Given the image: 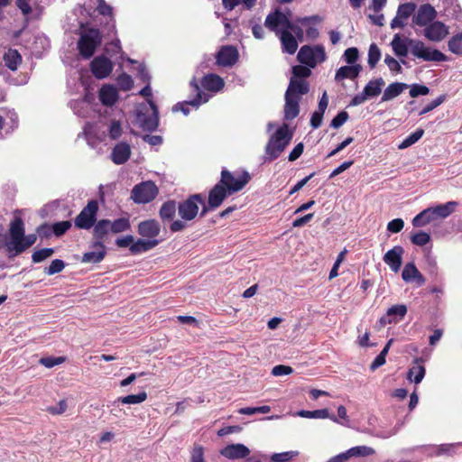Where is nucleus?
<instances>
[{
    "label": "nucleus",
    "mask_w": 462,
    "mask_h": 462,
    "mask_svg": "<svg viewBox=\"0 0 462 462\" xmlns=\"http://www.w3.org/2000/svg\"><path fill=\"white\" fill-rule=\"evenodd\" d=\"M250 180L251 176L245 171H230L223 169L219 181L208 192V206L201 209L200 217L218 208L226 197L242 190Z\"/></svg>",
    "instance_id": "obj_1"
},
{
    "label": "nucleus",
    "mask_w": 462,
    "mask_h": 462,
    "mask_svg": "<svg viewBox=\"0 0 462 462\" xmlns=\"http://www.w3.org/2000/svg\"><path fill=\"white\" fill-rule=\"evenodd\" d=\"M199 205H202V208L204 206H207L204 197L200 193L190 195L186 199L179 202L178 213L180 219L171 223L170 230L172 233H176L186 229L188 226L186 222L193 220L199 214Z\"/></svg>",
    "instance_id": "obj_2"
},
{
    "label": "nucleus",
    "mask_w": 462,
    "mask_h": 462,
    "mask_svg": "<svg viewBox=\"0 0 462 462\" xmlns=\"http://www.w3.org/2000/svg\"><path fill=\"white\" fill-rule=\"evenodd\" d=\"M292 139L287 125L279 127L269 138L265 145L264 162H273L280 157Z\"/></svg>",
    "instance_id": "obj_3"
},
{
    "label": "nucleus",
    "mask_w": 462,
    "mask_h": 462,
    "mask_svg": "<svg viewBox=\"0 0 462 462\" xmlns=\"http://www.w3.org/2000/svg\"><path fill=\"white\" fill-rule=\"evenodd\" d=\"M131 223L128 217H123L115 220L107 218L99 219L92 231V238L109 240L110 234H119L130 230Z\"/></svg>",
    "instance_id": "obj_4"
},
{
    "label": "nucleus",
    "mask_w": 462,
    "mask_h": 462,
    "mask_svg": "<svg viewBox=\"0 0 462 462\" xmlns=\"http://www.w3.org/2000/svg\"><path fill=\"white\" fill-rule=\"evenodd\" d=\"M102 34L97 28L89 27L85 29L77 42L79 54L84 60H89L102 43Z\"/></svg>",
    "instance_id": "obj_5"
},
{
    "label": "nucleus",
    "mask_w": 462,
    "mask_h": 462,
    "mask_svg": "<svg viewBox=\"0 0 462 462\" xmlns=\"http://www.w3.org/2000/svg\"><path fill=\"white\" fill-rule=\"evenodd\" d=\"M410 52L412 56L424 61H446L448 57L437 49L427 46L420 40H409Z\"/></svg>",
    "instance_id": "obj_6"
},
{
    "label": "nucleus",
    "mask_w": 462,
    "mask_h": 462,
    "mask_svg": "<svg viewBox=\"0 0 462 462\" xmlns=\"http://www.w3.org/2000/svg\"><path fill=\"white\" fill-rule=\"evenodd\" d=\"M99 207L96 199H91L82 208L79 214L74 219V225L79 229L89 230L93 228L97 223V212Z\"/></svg>",
    "instance_id": "obj_7"
},
{
    "label": "nucleus",
    "mask_w": 462,
    "mask_h": 462,
    "mask_svg": "<svg viewBox=\"0 0 462 462\" xmlns=\"http://www.w3.org/2000/svg\"><path fill=\"white\" fill-rule=\"evenodd\" d=\"M298 60L310 68H315L318 63L327 59L325 48L322 45L302 46L297 55Z\"/></svg>",
    "instance_id": "obj_8"
},
{
    "label": "nucleus",
    "mask_w": 462,
    "mask_h": 462,
    "mask_svg": "<svg viewBox=\"0 0 462 462\" xmlns=\"http://www.w3.org/2000/svg\"><path fill=\"white\" fill-rule=\"evenodd\" d=\"M189 86L191 88V92L194 95V97L189 101L179 102L176 105H174L172 107L173 112L181 111L185 116H187L189 113V109L188 106H192L194 107H198L201 104L207 103L209 100V98L211 97L210 95H208L201 90L196 79H193L189 82Z\"/></svg>",
    "instance_id": "obj_9"
},
{
    "label": "nucleus",
    "mask_w": 462,
    "mask_h": 462,
    "mask_svg": "<svg viewBox=\"0 0 462 462\" xmlns=\"http://www.w3.org/2000/svg\"><path fill=\"white\" fill-rule=\"evenodd\" d=\"M158 193L157 186L149 180L135 185L132 189L131 198L137 204H147L152 201Z\"/></svg>",
    "instance_id": "obj_10"
},
{
    "label": "nucleus",
    "mask_w": 462,
    "mask_h": 462,
    "mask_svg": "<svg viewBox=\"0 0 462 462\" xmlns=\"http://www.w3.org/2000/svg\"><path fill=\"white\" fill-rule=\"evenodd\" d=\"M438 16L436 9L430 4H422L418 8L411 18V27L417 32L418 28H425L432 23Z\"/></svg>",
    "instance_id": "obj_11"
},
{
    "label": "nucleus",
    "mask_w": 462,
    "mask_h": 462,
    "mask_svg": "<svg viewBox=\"0 0 462 462\" xmlns=\"http://www.w3.org/2000/svg\"><path fill=\"white\" fill-rule=\"evenodd\" d=\"M384 84L385 82L383 78H377L375 79L370 80L365 85L363 91L359 94H356L351 99L349 105L352 106H357L365 102L366 99L379 96Z\"/></svg>",
    "instance_id": "obj_12"
},
{
    "label": "nucleus",
    "mask_w": 462,
    "mask_h": 462,
    "mask_svg": "<svg viewBox=\"0 0 462 462\" xmlns=\"http://www.w3.org/2000/svg\"><path fill=\"white\" fill-rule=\"evenodd\" d=\"M291 12L290 10L287 13H282L279 10L267 15L264 24L272 32H274L276 35H279L283 30H288L291 21L290 19Z\"/></svg>",
    "instance_id": "obj_13"
},
{
    "label": "nucleus",
    "mask_w": 462,
    "mask_h": 462,
    "mask_svg": "<svg viewBox=\"0 0 462 462\" xmlns=\"http://www.w3.org/2000/svg\"><path fill=\"white\" fill-rule=\"evenodd\" d=\"M148 104L152 109V114L148 115L140 111L137 113V121L143 131L153 132L159 125V111L152 99H148Z\"/></svg>",
    "instance_id": "obj_14"
},
{
    "label": "nucleus",
    "mask_w": 462,
    "mask_h": 462,
    "mask_svg": "<svg viewBox=\"0 0 462 462\" xmlns=\"http://www.w3.org/2000/svg\"><path fill=\"white\" fill-rule=\"evenodd\" d=\"M92 75L97 79L107 78L113 71L114 63L112 60L104 56L99 55L95 57L89 64Z\"/></svg>",
    "instance_id": "obj_15"
},
{
    "label": "nucleus",
    "mask_w": 462,
    "mask_h": 462,
    "mask_svg": "<svg viewBox=\"0 0 462 462\" xmlns=\"http://www.w3.org/2000/svg\"><path fill=\"white\" fill-rule=\"evenodd\" d=\"M422 34L430 42H439L448 34V27L444 23L435 19L423 29Z\"/></svg>",
    "instance_id": "obj_16"
},
{
    "label": "nucleus",
    "mask_w": 462,
    "mask_h": 462,
    "mask_svg": "<svg viewBox=\"0 0 462 462\" xmlns=\"http://www.w3.org/2000/svg\"><path fill=\"white\" fill-rule=\"evenodd\" d=\"M106 242L105 239L93 238L91 247L96 250L83 254L81 262L86 263H98L102 262L106 254Z\"/></svg>",
    "instance_id": "obj_17"
},
{
    "label": "nucleus",
    "mask_w": 462,
    "mask_h": 462,
    "mask_svg": "<svg viewBox=\"0 0 462 462\" xmlns=\"http://www.w3.org/2000/svg\"><path fill=\"white\" fill-rule=\"evenodd\" d=\"M417 5L412 2L401 4L398 6L396 16L391 21V28L402 29L406 25V20L414 14Z\"/></svg>",
    "instance_id": "obj_18"
},
{
    "label": "nucleus",
    "mask_w": 462,
    "mask_h": 462,
    "mask_svg": "<svg viewBox=\"0 0 462 462\" xmlns=\"http://www.w3.org/2000/svg\"><path fill=\"white\" fill-rule=\"evenodd\" d=\"M239 53L236 47L225 45L216 55L217 64L222 67H231L238 60Z\"/></svg>",
    "instance_id": "obj_19"
},
{
    "label": "nucleus",
    "mask_w": 462,
    "mask_h": 462,
    "mask_svg": "<svg viewBox=\"0 0 462 462\" xmlns=\"http://www.w3.org/2000/svg\"><path fill=\"white\" fill-rule=\"evenodd\" d=\"M138 235L144 239L158 240L161 233V225L156 219H146L141 221L137 226Z\"/></svg>",
    "instance_id": "obj_20"
},
{
    "label": "nucleus",
    "mask_w": 462,
    "mask_h": 462,
    "mask_svg": "<svg viewBox=\"0 0 462 462\" xmlns=\"http://www.w3.org/2000/svg\"><path fill=\"white\" fill-rule=\"evenodd\" d=\"M403 254V247L401 245H395L384 254L383 260L393 272L398 273L402 263Z\"/></svg>",
    "instance_id": "obj_21"
},
{
    "label": "nucleus",
    "mask_w": 462,
    "mask_h": 462,
    "mask_svg": "<svg viewBox=\"0 0 462 462\" xmlns=\"http://www.w3.org/2000/svg\"><path fill=\"white\" fill-rule=\"evenodd\" d=\"M9 234L11 237V244L8 245V251L12 252L17 246V243H19L23 238L24 235V224L20 217H15L10 223Z\"/></svg>",
    "instance_id": "obj_22"
},
{
    "label": "nucleus",
    "mask_w": 462,
    "mask_h": 462,
    "mask_svg": "<svg viewBox=\"0 0 462 462\" xmlns=\"http://www.w3.org/2000/svg\"><path fill=\"white\" fill-rule=\"evenodd\" d=\"M402 278L405 282H414L418 286H421L426 282L424 276L420 273L415 263L411 262L404 265L402 273Z\"/></svg>",
    "instance_id": "obj_23"
},
{
    "label": "nucleus",
    "mask_w": 462,
    "mask_h": 462,
    "mask_svg": "<svg viewBox=\"0 0 462 462\" xmlns=\"http://www.w3.org/2000/svg\"><path fill=\"white\" fill-rule=\"evenodd\" d=\"M131 156V147L125 142L115 145L111 152V160L115 164L120 165L126 162Z\"/></svg>",
    "instance_id": "obj_24"
},
{
    "label": "nucleus",
    "mask_w": 462,
    "mask_h": 462,
    "mask_svg": "<svg viewBox=\"0 0 462 462\" xmlns=\"http://www.w3.org/2000/svg\"><path fill=\"white\" fill-rule=\"evenodd\" d=\"M98 98L101 104L106 106H114L119 98L116 88L109 84L104 85L99 89Z\"/></svg>",
    "instance_id": "obj_25"
},
{
    "label": "nucleus",
    "mask_w": 462,
    "mask_h": 462,
    "mask_svg": "<svg viewBox=\"0 0 462 462\" xmlns=\"http://www.w3.org/2000/svg\"><path fill=\"white\" fill-rule=\"evenodd\" d=\"M220 454L229 459H238L247 457L250 450L244 444H230L221 449Z\"/></svg>",
    "instance_id": "obj_26"
},
{
    "label": "nucleus",
    "mask_w": 462,
    "mask_h": 462,
    "mask_svg": "<svg viewBox=\"0 0 462 462\" xmlns=\"http://www.w3.org/2000/svg\"><path fill=\"white\" fill-rule=\"evenodd\" d=\"M320 21H321V18L319 15H311V16L296 18L294 22L291 21V23L288 28V31H290L291 33L293 32L295 34L294 36L296 37L297 41L298 40L301 41L303 38L304 32H303L302 28L299 24L306 25L310 22L319 23Z\"/></svg>",
    "instance_id": "obj_27"
},
{
    "label": "nucleus",
    "mask_w": 462,
    "mask_h": 462,
    "mask_svg": "<svg viewBox=\"0 0 462 462\" xmlns=\"http://www.w3.org/2000/svg\"><path fill=\"white\" fill-rule=\"evenodd\" d=\"M310 91V84L306 79L291 78L285 94L287 96L300 97Z\"/></svg>",
    "instance_id": "obj_28"
},
{
    "label": "nucleus",
    "mask_w": 462,
    "mask_h": 462,
    "mask_svg": "<svg viewBox=\"0 0 462 462\" xmlns=\"http://www.w3.org/2000/svg\"><path fill=\"white\" fill-rule=\"evenodd\" d=\"M281 41L282 50L288 54H294L298 49V41L296 37L288 30H283L277 35Z\"/></svg>",
    "instance_id": "obj_29"
},
{
    "label": "nucleus",
    "mask_w": 462,
    "mask_h": 462,
    "mask_svg": "<svg viewBox=\"0 0 462 462\" xmlns=\"http://www.w3.org/2000/svg\"><path fill=\"white\" fill-rule=\"evenodd\" d=\"M162 240L139 238L130 245L129 251L132 254H139L148 252L156 247Z\"/></svg>",
    "instance_id": "obj_30"
},
{
    "label": "nucleus",
    "mask_w": 462,
    "mask_h": 462,
    "mask_svg": "<svg viewBox=\"0 0 462 462\" xmlns=\"http://www.w3.org/2000/svg\"><path fill=\"white\" fill-rule=\"evenodd\" d=\"M200 84L206 90L215 93L221 90L225 86L223 79L213 73L205 75L202 78Z\"/></svg>",
    "instance_id": "obj_31"
},
{
    "label": "nucleus",
    "mask_w": 462,
    "mask_h": 462,
    "mask_svg": "<svg viewBox=\"0 0 462 462\" xmlns=\"http://www.w3.org/2000/svg\"><path fill=\"white\" fill-rule=\"evenodd\" d=\"M300 97L287 96L285 94L284 118L292 120L299 116Z\"/></svg>",
    "instance_id": "obj_32"
},
{
    "label": "nucleus",
    "mask_w": 462,
    "mask_h": 462,
    "mask_svg": "<svg viewBox=\"0 0 462 462\" xmlns=\"http://www.w3.org/2000/svg\"><path fill=\"white\" fill-rule=\"evenodd\" d=\"M457 206V202L448 201L445 204H440L436 206L435 208H429L427 209L430 211V217H432L433 220L437 217H439L441 218L448 217L454 212Z\"/></svg>",
    "instance_id": "obj_33"
},
{
    "label": "nucleus",
    "mask_w": 462,
    "mask_h": 462,
    "mask_svg": "<svg viewBox=\"0 0 462 462\" xmlns=\"http://www.w3.org/2000/svg\"><path fill=\"white\" fill-rule=\"evenodd\" d=\"M178 210V204L175 200L170 199L165 201L160 210H159V217L162 219L163 223L165 222H173L176 211Z\"/></svg>",
    "instance_id": "obj_34"
},
{
    "label": "nucleus",
    "mask_w": 462,
    "mask_h": 462,
    "mask_svg": "<svg viewBox=\"0 0 462 462\" xmlns=\"http://www.w3.org/2000/svg\"><path fill=\"white\" fill-rule=\"evenodd\" d=\"M409 88V85L402 82H393L388 85L384 89L381 102H387L401 95L405 89Z\"/></svg>",
    "instance_id": "obj_35"
},
{
    "label": "nucleus",
    "mask_w": 462,
    "mask_h": 462,
    "mask_svg": "<svg viewBox=\"0 0 462 462\" xmlns=\"http://www.w3.org/2000/svg\"><path fill=\"white\" fill-rule=\"evenodd\" d=\"M414 363L416 365L409 369L407 373V379L418 384L423 380L426 374V369L422 365L423 360L421 357L415 358Z\"/></svg>",
    "instance_id": "obj_36"
},
{
    "label": "nucleus",
    "mask_w": 462,
    "mask_h": 462,
    "mask_svg": "<svg viewBox=\"0 0 462 462\" xmlns=\"http://www.w3.org/2000/svg\"><path fill=\"white\" fill-rule=\"evenodd\" d=\"M361 70L362 66L359 64H355L351 66H342L337 70L335 79L337 81L345 79H355L358 77Z\"/></svg>",
    "instance_id": "obj_37"
},
{
    "label": "nucleus",
    "mask_w": 462,
    "mask_h": 462,
    "mask_svg": "<svg viewBox=\"0 0 462 462\" xmlns=\"http://www.w3.org/2000/svg\"><path fill=\"white\" fill-rule=\"evenodd\" d=\"M409 38L402 39L400 34H395L391 45L394 54L398 57H406L410 51Z\"/></svg>",
    "instance_id": "obj_38"
},
{
    "label": "nucleus",
    "mask_w": 462,
    "mask_h": 462,
    "mask_svg": "<svg viewBox=\"0 0 462 462\" xmlns=\"http://www.w3.org/2000/svg\"><path fill=\"white\" fill-rule=\"evenodd\" d=\"M4 61L5 66L14 71L22 63V56L15 49H9L4 55Z\"/></svg>",
    "instance_id": "obj_39"
},
{
    "label": "nucleus",
    "mask_w": 462,
    "mask_h": 462,
    "mask_svg": "<svg viewBox=\"0 0 462 462\" xmlns=\"http://www.w3.org/2000/svg\"><path fill=\"white\" fill-rule=\"evenodd\" d=\"M296 414L301 418H308V419H327L330 418L334 421L337 422V419L333 415L330 417L329 411L328 409H319L315 411H307V410H300L296 412Z\"/></svg>",
    "instance_id": "obj_40"
},
{
    "label": "nucleus",
    "mask_w": 462,
    "mask_h": 462,
    "mask_svg": "<svg viewBox=\"0 0 462 462\" xmlns=\"http://www.w3.org/2000/svg\"><path fill=\"white\" fill-rule=\"evenodd\" d=\"M457 446H462V442L448 443L440 445L429 446L428 448L431 449L430 454L435 456L452 455Z\"/></svg>",
    "instance_id": "obj_41"
},
{
    "label": "nucleus",
    "mask_w": 462,
    "mask_h": 462,
    "mask_svg": "<svg viewBox=\"0 0 462 462\" xmlns=\"http://www.w3.org/2000/svg\"><path fill=\"white\" fill-rule=\"evenodd\" d=\"M147 399L146 392L143 391L137 394H129L123 397H118L116 402H120L122 404H138L142 403Z\"/></svg>",
    "instance_id": "obj_42"
},
{
    "label": "nucleus",
    "mask_w": 462,
    "mask_h": 462,
    "mask_svg": "<svg viewBox=\"0 0 462 462\" xmlns=\"http://www.w3.org/2000/svg\"><path fill=\"white\" fill-rule=\"evenodd\" d=\"M299 456V451L290 450L281 453H273L269 457L270 462H289Z\"/></svg>",
    "instance_id": "obj_43"
},
{
    "label": "nucleus",
    "mask_w": 462,
    "mask_h": 462,
    "mask_svg": "<svg viewBox=\"0 0 462 462\" xmlns=\"http://www.w3.org/2000/svg\"><path fill=\"white\" fill-rule=\"evenodd\" d=\"M448 51L462 56V32L453 35L448 42Z\"/></svg>",
    "instance_id": "obj_44"
},
{
    "label": "nucleus",
    "mask_w": 462,
    "mask_h": 462,
    "mask_svg": "<svg viewBox=\"0 0 462 462\" xmlns=\"http://www.w3.org/2000/svg\"><path fill=\"white\" fill-rule=\"evenodd\" d=\"M37 240V236L35 234H30L28 236L23 235V240L17 243V246L14 250L15 252L14 254H19L24 252L27 248L32 246Z\"/></svg>",
    "instance_id": "obj_45"
},
{
    "label": "nucleus",
    "mask_w": 462,
    "mask_h": 462,
    "mask_svg": "<svg viewBox=\"0 0 462 462\" xmlns=\"http://www.w3.org/2000/svg\"><path fill=\"white\" fill-rule=\"evenodd\" d=\"M424 134V130L421 128L417 129L415 132L408 135L399 145V149H406L415 143H417Z\"/></svg>",
    "instance_id": "obj_46"
},
{
    "label": "nucleus",
    "mask_w": 462,
    "mask_h": 462,
    "mask_svg": "<svg viewBox=\"0 0 462 462\" xmlns=\"http://www.w3.org/2000/svg\"><path fill=\"white\" fill-rule=\"evenodd\" d=\"M349 457H368L374 454V449L367 446H356L347 449Z\"/></svg>",
    "instance_id": "obj_47"
},
{
    "label": "nucleus",
    "mask_w": 462,
    "mask_h": 462,
    "mask_svg": "<svg viewBox=\"0 0 462 462\" xmlns=\"http://www.w3.org/2000/svg\"><path fill=\"white\" fill-rule=\"evenodd\" d=\"M256 3V0H222L223 6L227 11H232L236 6L243 4L245 8L251 9Z\"/></svg>",
    "instance_id": "obj_48"
},
{
    "label": "nucleus",
    "mask_w": 462,
    "mask_h": 462,
    "mask_svg": "<svg viewBox=\"0 0 462 462\" xmlns=\"http://www.w3.org/2000/svg\"><path fill=\"white\" fill-rule=\"evenodd\" d=\"M116 83L119 89L122 91H129L134 87V80L132 77L125 72H123L117 77Z\"/></svg>",
    "instance_id": "obj_49"
},
{
    "label": "nucleus",
    "mask_w": 462,
    "mask_h": 462,
    "mask_svg": "<svg viewBox=\"0 0 462 462\" xmlns=\"http://www.w3.org/2000/svg\"><path fill=\"white\" fill-rule=\"evenodd\" d=\"M381 59V51L375 43H372L368 51V65L371 69L374 68Z\"/></svg>",
    "instance_id": "obj_50"
},
{
    "label": "nucleus",
    "mask_w": 462,
    "mask_h": 462,
    "mask_svg": "<svg viewBox=\"0 0 462 462\" xmlns=\"http://www.w3.org/2000/svg\"><path fill=\"white\" fill-rule=\"evenodd\" d=\"M430 221H432L430 211L426 208L412 219V225L414 226H422L429 224Z\"/></svg>",
    "instance_id": "obj_51"
},
{
    "label": "nucleus",
    "mask_w": 462,
    "mask_h": 462,
    "mask_svg": "<svg viewBox=\"0 0 462 462\" xmlns=\"http://www.w3.org/2000/svg\"><path fill=\"white\" fill-rule=\"evenodd\" d=\"M54 254V250L52 248H42L33 252L32 255V260L33 263H41L45 259L51 257Z\"/></svg>",
    "instance_id": "obj_52"
},
{
    "label": "nucleus",
    "mask_w": 462,
    "mask_h": 462,
    "mask_svg": "<svg viewBox=\"0 0 462 462\" xmlns=\"http://www.w3.org/2000/svg\"><path fill=\"white\" fill-rule=\"evenodd\" d=\"M71 222L69 220L56 222L52 225V232L56 236H63L70 227Z\"/></svg>",
    "instance_id": "obj_53"
},
{
    "label": "nucleus",
    "mask_w": 462,
    "mask_h": 462,
    "mask_svg": "<svg viewBox=\"0 0 462 462\" xmlns=\"http://www.w3.org/2000/svg\"><path fill=\"white\" fill-rule=\"evenodd\" d=\"M123 133L122 125L117 120H112L108 128V135L111 140H117Z\"/></svg>",
    "instance_id": "obj_54"
},
{
    "label": "nucleus",
    "mask_w": 462,
    "mask_h": 462,
    "mask_svg": "<svg viewBox=\"0 0 462 462\" xmlns=\"http://www.w3.org/2000/svg\"><path fill=\"white\" fill-rule=\"evenodd\" d=\"M292 74L291 78L306 79L310 76L311 70L308 66L296 65L292 67Z\"/></svg>",
    "instance_id": "obj_55"
},
{
    "label": "nucleus",
    "mask_w": 462,
    "mask_h": 462,
    "mask_svg": "<svg viewBox=\"0 0 462 462\" xmlns=\"http://www.w3.org/2000/svg\"><path fill=\"white\" fill-rule=\"evenodd\" d=\"M65 268V263L60 259L53 260L48 268H45L44 273L48 275H53L62 272Z\"/></svg>",
    "instance_id": "obj_56"
},
{
    "label": "nucleus",
    "mask_w": 462,
    "mask_h": 462,
    "mask_svg": "<svg viewBox=\"0 0 462 462\" xmlns=\"http://www.w3.org/2000/svg\"><path fill=\"white\" fill-rule=\"evenodd\" d=\"M65 357L63 356H47V357H42L40 359V364L44 365L47 368L54 367L55 365H59L62 363H64Z\"/></svg>",
    "instance_id": "obj_57"
},
{
    "label": "nucleus",
    "mask_w": 462,
    "mask_h": 462,
    "mask_svg": "<svg viewBox=\"0 0 462 462\" xmlns=\"http://www.w3.org/2000/svg\"><path fill=\"white\" fill-rule=\"evenodd\" d=\"M425 262L427 265V271L432 277H437L439 269L437 265L436 258L430 254L425 256Z\"/></svg>",
    "instance_id": "obj_58"
},
{
    "label": "nucleus",
    "mask_w": 462,
    "mask_h": 462,
    "mask_svg": "<svg viewBox=\"0 0 462 462\" xmlns=\"http://www.w3.org/2000/svg\"><path fill=\"white\" fill-rule=\"evenodd\" d=\"M430 239V235L423 231H420L411 237V243L420 246H423L428 244Z\"/></svg>",
    "instance_id": "obj_59"
},
{
    "label": "nucleus",
    "mask_w": 462,
    "mask_h": 462,
    "mask_svg": "<svg viewBox=\"0 0 462 462\" xmlns=\"http://www.w3.org/2000/svg\"><path fill=\"white\" fill-rule=\"evenodd\" d=\"M349 118L348 113L346 111L339 112L330 123V126L334 129L341 127Z\"/></svg>",
    "instance_id": "obj_60"
},
{
    "label": "nucleus",
    "mask_w": 462,
    "mask_h": 462,
    "mask_svg": "<svg viewBox=\"0 0 462 462\" xmlns=\"http://www.w3.org/2000/svg\"><path fill=\"white\" fill-rule=\"evenodd\" d=\"M430 93V88L427 86L420 84H412L410 87V96L417 97L419 96H426Z\"/></svg>",
    "instance_id": "obj_61"
},
{
    "label": "nucleus",
    "mask_w": 462,
    "mask_h": 462,
    "mask_svg": "<svg viewBox=\"0 0 462 462\" xmlns=\"http://www.w3.org/2000/svg\"><path fill=\"white\" fill-rule=\"evenodd\" d=\"M407 313V307L404 304H396L392 307H390L386 314L387 316H399L400 318H402Z\"/></svg>",
    "instance_id": "obj_62"
},
{
    "label": "nucleus",
    "mask_w": 462,
    "mask_h": 462,
    "mask_svg": "<svg viewBox=\"0 0 462 462\" xmlns=\"http://www.w3.org/2000/svg\"><path fill=\"white\" fill-rule=\"evenodd\" d=\"M445 100H446L445 95H441V96L438 97L436 99L432 100L430 103H429L428 105H426L423 107V109L420 112V116L425 115V114L432 111L433 109H435L436 107L440 106Z\"/></svg>",
    "instance_id": "obj_63"
},
{
    "label": "nucleus",
    "mask_w": 462,
    "mask_h": 462,
    "mask_svg": "<svg viewBox=\"0 0 462 462\" xmlns=\"http://www.w3.org/2000/svg\"><path fill=\"white\" fill-rule=\"evenodd\" d=\"M190 462H204V448L202 446L194 445L191 450Z\"/></svg>",
    "instance_id": "obj_64"
}]
</instances>
